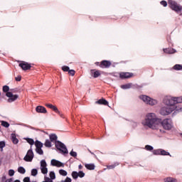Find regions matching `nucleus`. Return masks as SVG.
<instances>
[{"instance_id": "nucleus-56", "label": "nucleus", "mask_w": 182, "mask_h": 182, "mask_svg": "<svg viewBox=\"0 0 182 182\" xmlns=\"http://www.w3.org/2000/svg\"><path fill=\"white\" fill-rule=\"evenodd\" d=\"M14 182H21V181H19V180H16V181H14Z\"/></svg>"}, {"instance_id": "nucleus-3", "label": "nucleus", "mask_w": 182, "mask_h": 182, "mask_svg": "<svg viewBox=\"0 0 182 182\" xmlns=\"http://www.w3.org/2000/svg\"><path fill=\"white\" fill-rule=\"evenodd\" d=\"M9 90V86L4 85L3 86V92L4 93H6V96L7 97H9L7 100L9 103H12V102H15V100H18V97H19V95L12 94V92H10Z\"/></svg>"}, {"instance_id": "nucleus-27", "label": "nucleus", "mask_w": 182, "mask_h": 182, "mask_svg": "<svg viewBox=\"0 0 182 182\" xmlns=\"http://www.w3.org/2000/svg\"><path fill=\"white\" fill-rule=\"evenodd\" d=\"M130 87H132V83H128V84L121 85V89H124V90L130 89Z\"/></svg>"}, {"instance_id": "nucleus-45", "label": "nucleus", "mask_w": 182, "mask_h": 182, "mask_svg": "<svg viewBox=\"0 0 182 182\" xmlns=\"http://www.w3.org/2000/svg\"><path fill=\"white\" fill-rule=\"evenodd\" d=\"M15 80L16 82H21V80H22V76L18 75L17 77H15Z\"/></svg>"}, {"instance_id": "nucleus-51", "label": "nucleus", "mask_w": 182, "mask_h": 182, "mask_svg": "<svg viewBox=\"0 0 182 182\" xmlns=\"http://www.w3.org/2000/svg\"><path fill=\"white\" fill-rule=\"evenodd\" d=\"M161 5H162L163 6H167V1L163 0L161 1Z\"/></svg>"}, {"instance_id": "nucleus-24", "label": "nucleus", "mask_w": 182, "mask_h": 182, "mask_svg": "<svg viewBox=\"0 0 182 182\" xmlns=\"http://www.w3.org/2000/svg\"><path fill=\"white\" fill-rule=\"evenodd\" d=\"M18 171L20 174H25V173H26V170L23 166H19L18 168Z\"/></svg>"}, {"instance_id": "nucleus-34", "label": "nucleus", "mask_w": 182, "mask_h": 182, "mask_svg": "<svg viewBox=\"0 0 182 182\" xmlns=\"http://www.w3.org/2000/svg\"><path fill=\"white\" fill-rule=\"evenodd\" d=\"M36 151L38 154H40V156L43 155V150L42 148H36Z\"/></svg>"}, {"instance_id": "nucleus-30", "label": "nucleus", "mask_w": 182, "mask_h": 182, "mask_svg": "<svg viewBox=\"0 0 182 182\" xmlns=\"http://www.w3.org/2000/svg\"><path fill=\"white\" fill-rule=\"evenodd\" d=\"M26 141H27V143H28V144H30L31 146H33V145L35 144V141L33 140V139L27 138V139H26Z\"/></svg>"}, {"instance_id": "nucleus-53", "label": "nucleus", "mask_w": 182, "mask_h": 182, "mask_svg": "<svg viewBox=\"0 0 182 182\" xmlns=\"http://www.w3.org/2000/svg\"><path fill=\"white\" fill-rule=\"evenodd\" d=\"M1 180H2V181H5V180H6V176H2Z\"/></svg>"}, {"instance_id": "nucleus-38", "label": "nucleus", "mask_w": 182, "mask_h": 182, "mask_svg": "<svg viewBox=\"0 0 182 182\" xmlns=\"http://www.w3.org/2000/svg\"><path fill=\"white\" fill-rule=\"evenodd\" d=\"M6 144H5V141H0V149H1V151H4V147H5Z\"/></svg>"}, {"instance_id": "nucleus-17", "label": "nucleus", "mask_w": 182, "mask_h": 182, "mask_svg": "<svg viewBox=\"0 0 182 182\" xmlns=\"http://www.w3.org/2000/svg\"><path fill=\"white\" fill-rule=\"evenodd\" d=\"M11 140L14 144H18L19 143V139L16 138V134L12 133L11 134Z\"/></svg>"}, {"instance_id": "nucleus-55", "label": "nucleus", "mask_w": 182, "mask_h": 182, "mask_svg": "<svg viewBox=\"0 0 182 182\" xmlns=\"http://www.w3.org/2000/svg\"><path fill=\"white\" fill-rule=\"evenodd\" d=\"M79 170H82L83 168V166L82 165L78 166Z\"/></svg>"}, {"instance_id": "nucleus-22", "label": "nucleus", "mask_w": 182, "mask_h": 182, "mask_svg": "<svg viewBox=\"0 0 182 182\" xmlns=\"http://www.w3.org/2000/svg\"><path fill=\"white\" fill-rule=\"evenodd\" d=\"M161 156H169L171 157V154H170V152L166 151L164 149H161Z\"/></svg>"}, {"instance_id": "nucleus-32", "label": "nucleus", "mask_w": 182, "mask_h": 182, "mask_svg": "<svg viewBox=\"0 0 182 182\" xmlns=\"http://www.w3.org/2000/svg\"><path fill=\"white\" fill-rule=\"evenodd\" d=\"M175 100V105L178 103H182V97H174Z\"/></svg>"}, {"instance_id": "nucleus-28", "label": "nucleus", "mask_w": 182, "mask_h": 182, "mask_svg": "<svg viewBox=\"0 0 182 182\" xmlns=\"http://www.w3.org/2000/svg\"><path fill=\"white\" fill-rule=\"evenodd\" d=\"M173 69L174 70H182V65L180 64H176L173 67Z\"/></svg>"}, {"instance_id": "nucleus-41", "label": "nucleus", "mask_w": 182, "mask_h": 182, "mask_svg": "<svg viewBox=\"0 0 182 182\" xmlns=\"http://www.w3.org/2000/svg\"><path fill=\"white\" fill-rule=\"evenodd\" d=\"M75 73H76V71H75V70H68V74L70 76H75Z\"/></svg>"}, {"instance_id": "nucleus-21", "label": "nucleus", "mask_w": 182, "mask_h": 182, "mask_svg": "<svg viewBox=\"0 0 182 182\" xmlns=\"http://www.w3.org/2000/svg\"><path fill=\"white\" fill-rule=\"evenodd\" d=\"M36 149L37 148H43V144L41 142V141H36L35 142Z\"/></svg>"}, {"instance_id": "nucleus-47", "label": "nucleus", "mask_w": 182, "mask_h": 182, "mask_svg": "<svg viewBox=\"0 0 182 182\" xmlns=\"http://www.w3.org/2000/svg\"><path fill=\"white\" fill-rule=\"evenodd\" d=\"M44 180H45L46 182H51L53 181L51 178H50L48 176H45Z\"/></svg>"}, {"instance_id": "nucleus-43", "label": "nucleus", "mask_w": 182, "mask_h": 182, "mask_svg": "<svg viewBox=\"0 0 182 182\" xmlns=\"http://www.w3.org/2000/svg\"><path fill=\"white\" fill-rule=\"evenodd\" d=\"M70 155L72 156V157H77V153H76L75 151H71L70 152Z\"/></svg>"}, {"instance_id": "nucleus-52", "label": "nucleus", "mask_w": 182, "mask_h": 182, "mask_svg": "<svg viewBox=\"0 0 182 182\" xmlns=\"http://www.w3.org/2000/svg\"><path fill=\"white\" fill-rule=\"evenodd\" d=\"M102 64V62H96L95 65L96 66H99L100 68V65Z\"/></svg>"}, {"instance_id": "nucleus-2", "label": "nucleus", "mask_w": 182, "mask_h": 182, "mask_svg": "<svg viewBox=\"0 0 182 182\" xmlns=\"http://www.w3.org/2000/svg\"><path fill=\"white\" fill-rule=\"evenodd\" d=\"M49 139L51 142L53 143L55 141V146L57 150H59L62 154H68L69 151H68V148H66V145L60 141H58V135L56 134H50Z\"/></svg>"}, {"instance_id": "nucleus-44", "label": "nucleus", "mask_w": 182, "mask_h": 182, "mask_svg": "<svg viewBox=\"0 0 182 182\" xmlns=\"http://www.w3.org/2000/svg\"><path fill=\"white\" fill-rule=\"evenodd\" d=\"M15 174V171H14V169H10L9 171V176H10V177H12L13 176H14Z\"/></svg>"}, {"instance_id": "nucleus-9", "label": "nucleus", "mask_w": 182, "mask_h": 182, "mask_svg": "<svg viewBox=\"0 0 182 182\" xmlns=\"http://www.w3.org/2000/svg\"><path fill=\"white\" fill-rule=\"evenodd\" d=\"M48 164H46V161L45 159H43L41 161V170L42 174H48Z\"/></svg>"}, {"instance_id": "nucleus-57", "label": "nucleus", "mask_w": 182, "mask_h": 182, "mask_svg": "<svg viewBox=\"0 0 182 182\" xmlns=\"http://www.w3.org/2000/svg\"><path fill=\"white\" fill-rule=\"evenodd\" d=\"M90 153H91V154H94L93 152H92L90 150H89Z\"/></svg>"}, {"instance_id": "nucleus-48", "label": "nucleus", "mask_w": 182, "mask_h": 182, "mask_svg": "<svg viewBox=\"0 0 182 182\" xmlns=\"http://www.w3.org/2000/svg\"><path fill=\"white\" fill-rule=\"evenodd\" d=\"M61 182H72V178L67 177L64 181H61Z\"/></svg>"}, {"instance_id": "nucleus-25", "label": "nucleus", "mask_w": 182, "mask_h": 182, "mask_svg": "<svg viewBox=\"0 0 182 182\" xmlns=\"http://www.w3.org/2000/svg\"><path fill=\"white\" fill-rule=\"evenodd\" d=\"M165 182H177V179L172 178V177H168L164 179Z\"/></svg>"}, {"instance_id": "nucleus-11", "label": "nucleus", "mask_w": 182, "mask_h": 182, "mask_svg": "<svg viewBox=\"0 0 182 182\" xmlns=\"http://www.w3.org/2000/svg\"><path fill=\"white\" fill-rule=\"evenodd\" d=\"M18 66L21 68L23 70H31V68H32V65L29 64V63L22 61L18 64Z\"/></svg>"}, {"instance_id": "nucleus-23", "label": "nucleus", "mask_w": 182, "mask_h": 182, "mask_svg": "<svg viewBox=\"0 0 182 182\" xmlns=\"http://www.w3.org/2000/svg\"><path fill=\"white\" fill-rule=\"evenodd\" d=\"M71 176L74 180H77L79 174L77 171H73Z\"/></svg>"}, {"instance_id": "nucleus-14", "label": "nucleus", "mask_w": 182, "mask_h": 182, "mask_svg": "<svg viewBox=\"0 0 182 182\" xmlns=\"http://www.w3.org/2000/svg\"><path fill=\"white\" fill-rule=\"evenodd\" d=\"M36 112L37 113H43L44 114L48 113V110H46V108L41 105H38L36 107Z\"/></svg>"}, {"instance_id": "nucleus-42", "label": "nucleus", "mask_w": 182, "mask_h": 182, "mask_svg": "<svg viewBox=\"0 0 182 182\" xmlns=\"http://www.w3.org/2000/svg\"><path fill=\"white\" fill-rule=\"evenodd\" d=\"M146 150H147L148 151H151L154 148H153V146H150V145H146L145 146Z\"/></svg>"}, {"instance_id": "nucleus-20", "label": "nucleus", "mask_w": 182, "mask_h": 182, "mask_svg": "<svg viewBox=\"0 0 182 182\" xmlns=\"http://www.w3.org/2000/svg\"><path fill=\"white\" fill-rule=\"evenodd\" d=\"M85 167L87 168V170H95V166L93 164H86Z\"/></svg>"}, {"instance_id": "nucleus-1", "label": "nucleus", "mask_w": 182, "mask_h": 182, "mask_svg": "<svg viewBox=\"0 0 182 182\" xmlns=\"http://www.w3.org/2000/svg\"><path fill=\"white\" fill-rule=\"evenodd\" d=\"M144 126H147L150 129L156 127V125L161 124L164 130H171L173 127V120L171 118H166L164 120L156 118V114L149 113L146 115Z\"/></svg>"}, {"instance_id": "nucleus-4", "label": "nucleus", "mask_w": 182, "mask_h": 182, "mask_svg": "<svg viewBox=\"0 0 182 182\" xmlns=\"http://www.w3.org/2000/svg\"><path fill=\"white\" fill-rule=\"evenodd\" d=\"M168 4L169 5V8H171V9H172V11H174L177 14H178V12H181L182 6H181V5L177 4V2H176L173 0H169Z\"/></svg>"}, {"instance_id": "nucleus-26", "label": "nucleus", "mask_w": 182, "mask_h": 182, "mask_svg": "<svg viewBox=\"0 0 182 182\" xmlns=\"http://www.w3.org/2000/svg\"><path fill=\"white\" fill-rule=\"evenodd\" d=\"M161 149H154L153 150V154H154V156H161Z\"/></svg>"}, {"instance_id": "nucleus-16", "label": "nucleus", "mask_w": 182, "mask_h": 182, "mask_svg": "<svg viewBox=\"0 0 182 182\" xmlns=\"http://www.w3.org/2000/svg\"><path fill=\"white\" fill-rule=\"evenodd\" d=\"M46 107H48V109H51V110H53L55 113L59 112V109H58L57 106H55L52 104H46Z\"/></svg>"}, {"instance_id": "nucleus-58", "label": "nucleus", "mask_w": 182, "mask_h": 182, "mask_svg": "<svg viewBox=\"0 0 182 182\" xmlns=\"http://www.w3.org/2000/svg\"><path fill=\"white\" fill-rule=\"evenodd\" d=\"M50 182H53V181H50Z\"/></svg>"}, {"instance_id": "nucleus-6", "label": "nucleus", "mask_w": 182, "mask_h": 182, "mask_svg": "<svg viewBox=\"0 0 182 182\" xmlns=\"http://www.w3.org/2000/svg\"><path fill=\"white\" fill-rule=\"evenodd\" d=\"M164 103L168 107H174L176 109V101L173 97H165L164 99Z\"/></svg>"}, {"instance_id": "nucleus-8", "label": "nucleus", "mask_w": 182, "mask_h": 182, "mask_svg": "<svg viewBox=\"0 0 182 182\" xmlns=\"http://www.w3.org/2000/svg\"><path fill=\"white\" fill-rule=\"evenodd\" d=\"M34 154H33V151L32 149H30L28 151L26 155L23 158L24 161H32L33 160Z\"/></svg>"}, {"instance_id": "nucleus-37", "label": "nucleus", "mask_w": 182, "mask_h": 182, "mask_svg": "<svg viewBox=\"0 0 182 182\" xmlns=\"http://www.w3.org/2000/svg\"><path fill=\"white\" fill-rule=\"evenodd\" d=\"M50 178H51L52 180H55L56 178V175H55V172H50Z\"/></svg>"}, {"instance_id": "nucleus-49", "label": "nucleus", "mask_w": 182, "mask_h": 182, "mask_svg": "<svg viewBox=\"0 0 182 182\" xmlns=\"http://www.w3.org/2000/svg\"><path fill=\"white\" fill-rule=\"evenodd\" d=\"M10 92H11L12 95H14V93H17L18 92V89H16V88L11 89Z\"/></svg>"}, {"instance_id": "nucleus-15", "label": "nucleus", "mask_w": 182, "mask_h": 182, "mask_svg": "<svg viewBox=\"0 0 182 182\" xmlns=\"http://www.w3.org/2000/svg\"><path fill=\"white\" fill-rule=\"evenodd\" d=\"M91 75L95 78L99 77L100 76V71L99 70H90Z\"/></svg>"}, {"instance_id": "nucleus-19", "label": "nucleus", "mask_w": 182, "mask_h": 182, "mask_svg": "<svg viewBox=\"0 0 182 182\" xmlns=\"http://www.w3.org/2000/svg\"><path fill=\"white\" fill-rule=\"evenodd\" d=\"M95 103L97 105H104V106L109 105V102H107V100H105L104 98H102V99L99 100Z\"/></svg>"}, {"instance_id": "nucleus-36", "label": "nucleus", "mask_w": 182, "mask_h": 182, "mask_svg": "<svg viewBox=\"0 0 182 182\" xmlns=\"http://www.w3.org/2000/svg\"><path fill=\"white\" fill-rule=\"evenodd\" d=\"M59 173L60 174V176H68V172L63 169L59 170Z\"/></svg>"}, {"instance_id": "nucleus-12", "label": "nucleus", "mask_w": 182, "mask_h": 182, "mask_svg": "<svg viewBox=\"0 0 182 182\" xmlns=\"http://www.w3.org/2000/svg\"><path fill=\"white\" fill-rule=\"evenodd\" d=\"M133 76H134L133 73L122 72L119 73V77H120V79H122V80L130 79V77H133Z\"/></svg>"}, {"instance_id": "nucleus-5", "label": "nucleus", "mask_w": 182, "mask_h": 182, "mask_svg": "<svg viewBox=\"0 0 182 182\" xmlns=\"http://www.w3.org/2000/svg\"><path fill=\"white\" fill-rule=\"evenodd\" d=\"M139 99L143 100L144 103L146 105H150L151 106H154V105H157V100L151 99L150 97L147 95H141Z\"/></svg>"}, {"instance_id": "nucleus-33", "label": "nucleus", "mask_w": 182, "mask_h": 182, "mask_svg": "<svg viewBox=\"0 0 182 182\" xmlns=\"http://www.w3.org/2000/svg\"><path fill=\"white\" fill-rule=\"evenodd\" d=\"M117 166H119V163L117 162V163H114L112 165L107 166V168L109 170H112V169L114 168V167H117Z\"/></svg>"}, {"instance_id": "nucleus-54", "label": "nucleus", "mask_w": 182, "mask_h": 182, "mask_svg": "<svg viewBox=\"0 0 182 182\" xmlns=\"http://www.w3.org/2000/svg\"><path fill=\"white\" fill-rule=\"evenodd\" d=\"M12 181H13L12 178H10L6 181V182H12Z\"/></svg>"}, {"instance_id": "nucleus-31", "label": "nucleus", "mask_w": 182, "mask_h": 182, "mask_svg": "<svg viewBox=\"0 0 182 182\" xmlns=\"http://www.w3.org/2000/svg\"><path fill=\"white\" fill-rule=\"evenodd\" d=\"M0 122H1V126H3V127L8 128L10 126L9 122L6 121H0Z\"/></svg>"}, {"instance_id": "nucleus-7", "label": "nucleus", "mask_w": 182, "mask_h": 182, "mask_svg": "<svg viewBox=\"0 0 182 182\" xmlns=\"http://www.w3.org/2000/svg\"><path fill=\"white\" fill-rule=\"evenodd\" d=\"M174 110H176L175 107H167V106L163 107L160 110V114L162 116H168V114H170V113H173Z\"/></svg>"}, {"instance_id": "nucleus-50", "label": "nucleus", "mask_w": 182, "mask_h": 182, "mask_svg": "<svg viewBox=\"0 0 182 182\" xmlns=\"http://www.w3.org/2000/svg\"><path fill=\"white\" fill-rule=\"evenodd\" d=\"M57 113L58 114H59V116L62 118V119H65V114H62V112H59L58 110V112H55Z\"/></svg>"}, {"instance_id": "nucleus-46", "label": "nucleus", "mask_w": 182, "mask_h": 182, "mask_svg": "<svg viewBox=\"0 0 182 182\" xmlns=\"http://www.w3.org/2000/svg\"><path fill=\"white\" fill-rule=\"evenodd\" d=\"M23 182H31V178H29L28 176L25 177L23 180Z\"/></svg>"}, {"instance_id": "nucleus-10", "label": "nucleus", "mask_w": 182, "mask_h": 182, "mask_svg": "<svg viewBox=\"0 0 182 182\" xmlns=\"http://www.w3.org/2000/svg\"><path fill=\"white\" fill-rule=\"evenodd\" d=\"M112 66V62L107 60H103L101 61L100 68L101 69H109Z\"/></svg>"}, {"instance_id": "nucleus-39", "label": "nucleus", "mask_w": 182, "mask_h": 182, "mask_svg": "<svg viewBox=\"0 0 182 182\" xmlns=\"http://www.w3.org/2000/svg\"><path fill=\"white\" fill-rule=\"evenodd\" d=\"M85 176V172H83L82 171H80L78 172V177H80V178H83Z\"/></svg>"}, {"instance_id": "nucleus-35", "label": "nucleus", "mask_w": 182, "mask_h": 182, "mask_svg": "<svg viewBox=\"0 0 182 182\" xmlns=\"http://www.w3.org/2000/svg\"><path fill=\"white\" fill-rule=\"evenodd\" d=\"M31 176L35 177L36 176H38V169L33 168L31 170Z\"/></svg>"}, {"instance_id": "nucleus-13", "label": "nucleus", "mask_w": 182, "mask_h": 182, "mask_svg": "<svg viewBox=\"0 0 182 182\" xmlns=\"http://www.w3.org/2000/svg\"><path fill=\"white\" fill-rule=\"evenodd\" d=\"M50 164H51V166H53L54 167H65V164H63V163H62L60 161H58L56 159H52Z\"/></svg>"}, {"instance_id": "nucleus-18", "label": "nucleus", "mask_w": 182, "mask_h": 182, "mask_svg": "<svg viewBox=\"0 0 182 182\" xmlns=\"http://www.w3.org/2000/svg\"><path fill=\"white\" fill-rule=\"evenodd\" d=\"M164 53H167L168 55H171L173 53H176V50L174 48H164L163 49Z\"/></svg>"}, {"instance_id": "nucleus-40", "label": "nucleus", "mask_w": 182, "mask_h": 182, "mask_svg": "<svg viewBox=\"0 0 182 182\" xmlns=\"http://www.w3.org/2000/svg\"><path fill=\"white\" fill-rule=\"evenodd\" d=\"M70 69L69 66L64 65L62 67V70H63V72H69Z\"/></svg>"}, {"instance_id": "nucleus-29", "label": "nucleus", "mask_w": 182, "mask_h": 182, "mask_svg": "<svg viewBox=\"0 0 182 182\" xmlns=\"http://www.w3.org/2000/svg\"><path fill=\"white\" fill-rule=\"evenodd\" d=\"M44 146L46 147H52V141H50L49 139H46Z\"/></svg>"}]
</instances>
